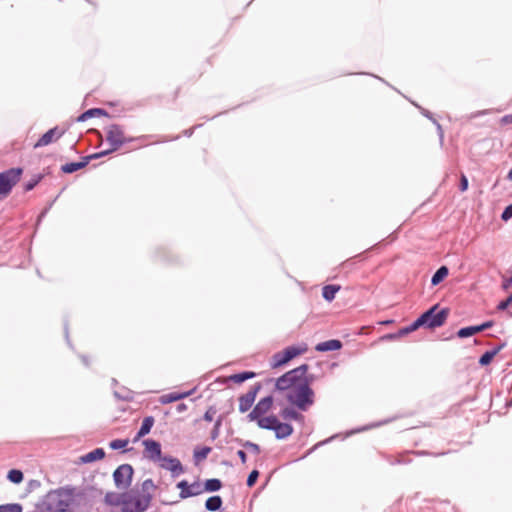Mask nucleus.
<instances>
[{
    "instance_id": "f03ea898",
    "label": "nucleus",
    "mask_w": 512,
    "mask_h": 512,
    "mask_svg": "<svg viewBox=\"0 0 512 512\" xmlns=\"http://www.w3.org/2000/svg\"><path fill=\"white\" fill-rule=\"evenodd\" d=\"M156 486L151 479H146L141 489L124 493L123 512H145L152 501Z\"/></svg>"
},
{
    "instance_id": "4468645a",
    "label": "nucleus",
    "mask_w": 512,
    "mask_h": 512,
    "mask_svg": "<svg viewBox=\"0 0 512 512\" xmlns=\"http://www.w3.org/2000/svg\"><path fill=\"white\" fill-rule=\"evenodd\" d=\"M143 445L145 456L148 459L154 462H158L162 458L161 445L159 442L152 439H147L143 441Z\"/></svg>"
},
{
    "instance_id": "680f3d73",
    "label": "nucleus",
    "mask_w": 512,
    "mask_h": 512,
    "mask_svg": "<svg viewBox=\"0 0 512 512\" xmlns=\"http://www.w3.org/2000/svg\"><path fill=\"white\" fill-rule=\"evenodd\" d=\"M508 314H509L510 317H512V310H509Z\"/></svg>"
},
{
    "instance_id": "f257e3e1",
    "label": "nucleus",
    "mask_w": 512,
    "mask_h": 512,
    "mask_svg": "<svg viewBox=\"0 0 512 512\" xmlns=\"http://www.w3.org/2000/svg\"><path fill=\"white\" fill-rule=\"evenodd\" d=\"M308 371L309 365L304 363L285 372L276 378L273 392L286 393L289 404L299 410L307 411L315 402V392L311 387L315 376Z\"/></svg>"
},
{
    "instance_id": "5fc2aeb1",
    "label": "nucleus",
    "mask_w": 512,
    "mask_h": 512,
    "mask_svg": "<svg viewBox=\"0 0 512 512\" xmlns=\"http://www.w3.org/2000/svg\"><path fill=\"white\" fill-rule=\"evenodd\" d=\"M333 438H334V437H330V438H328V439H326V440H324V441H321V442H319V443L315 444V445L310 449V452H311V451H314V450H315V449H317L319 446H321V445H323V444H325V443H327V442L331 441Z\"/></svg>"
},
{
    "instance_id": "412c9836",
    "label": "nucleus",
    "mask_w": 512,
    "mask_h": 512,
    "mask_svg": "<svg viewBox=\"0 0 512 512\" xmlns=\"http://www.w3.org/2000/svg\"><path fill=\"white\" fill-rule=\"evenodd\" d=\"M90 158H93V157L92 156L84 157L82 159V161H80V162H71V163L64 164L61 166V171L66 174L74 173V172L86 167Z\"/></svg>"
},
{
    "instance_id": "37998d69",
    "label": "nucleus",
    "mask_w": 512,
    "mask_h": 512,
    "mask_svg": "<svg viewBox=\"0 0 512 512\" xmlns=\"http://www.w3.org/2000/svg\"><path fill=\"white\" fill-rule=\"evenodd\" d=\"M512 218V203L505 207L501 214V220L507 222Z\"/></svg>"
},
{
    "instance_id": "dca6fc26",
    "label": "nucleus",
    "mask_w": 512,
    "mask_h": 512,
    "mask_svg": "<svg viewBox=\"0 0 512 512\" xmlns=\"http://www.w3.org/2000/svg\"><path fill=\"white\" fill-rule=\"evenodd\" d=\"M257 375L258 374L254 371H242L240 373H235L227 377H224L220 379V381L224 384H227L229 382H233L235 384H242L243 382L249 379L255 378Z\"/></svg>"
},
{
    "instance_id": "7c9ffc66",
    "label": "nucleus",
    "mask_w": 512,
    "mask_h": 512,
    "mask_svg": "<svg viewBox=\"0 0 512 512\" xmlns=\"http://www.w3.org/2000/svg\"><path fill=\"white\" fill-rule=\"evenodd\" d=\"M186 395H190V392H187L185 394H179V393H175V392L169 393V394L161 396L160 401H161V403L166 404V403L178 401L179 399H181L182 397H184Z\"/></svg>"
},
{
    "instance_id": "49530a36",
    "label": "nucleus",
    "mask_w": 512,
    "mask_h": 512,
    "mask_svg": "<svg viewBox=\"0 0 512 512\" xmlns=\"http://www.w3.org/2000/svg\"><path fill=\"white\" fill-rule=\"evenodd\" d=\"M409 330V333H412L422 327V324H419V319L414 320L410 325L406 326Z\"/></svg>"
},
{
    "instance_id": "e2e57ef3",
    "label": "nucleus",
    "mask_w": 512,
    "mask_h": 512,
    "mask_svg": "<svg viewBox=\"0 0 512 512\" xmlns=\"http://www.w3.org/2000/svg\"><path fill=\"white\" fill-rule=\"evenodd\" d=\"M196 390H197V387L194 386V388H193L194 394L196 393Z\"/></svg>"
},
{
    "instance_id": "e433bc0d",
    "label": "nucleus",
    "mask_w": 512,
    "mask_h": 512,
    "mask_svg": "<svg viewBox=\"0 0 512 512\" xmlns=\"http://www.w3.org/2000/svg\"><path fill=\"white\" fill-rule=\"evenodd\" d=\"M258 478H259V471H258V470H256V469H253V470L249 473V475H248V477H247L246 485H247L249 488L253 487V486L256 484V482H257Z\"/></svg>"
},
{
    "instance_id": "a19ab883",
    "label": "nucleus",
    "mask_w": 512,
    "mask_h": 512,
    "mask_svg": "<svg viewBox=\"0 0 512 512\" xmlns=\"http://www.w3.org/2000/svg\"><path fill=\"white\" fill-rule=\"evenodd\" d=\"M42 179L41 175L34 176L30 181L25 184V191L32 190Z\"/></svg>"
},
{
    "instance_id": "2eb2a0df",
    "label": "nucleus",
    "mask_w": 512,
    "mask_h": 512,
    "mask_svg": "<svg viewBox=\"0 0 512 512\" xmlns=\"http://www.w3.org/2000/svg\"><path fill=\"white\" fill-rule=\"evenodd\" d=\"M300 411L297 407L290 404L280 410L279 416L286 421L294 420L302 423L305 420V416Z\"/></svg>"
},
{
    "instance_id": "13d9d810",
    "label": "nucleus",
    "mask_w": 512,
    "mask_h": 512,
    "mask_svg": "<svg viewBox=\"0 0 512 512\" xmlns=\"http://www.w3.org/2000/svg\"><path fill=\"white\" fill-rule=\"evenodd\" d=\"M186 409H187V406H186L185 404H183V403H179V404L176 406V410H177V412H182V411H184V410H186Z\"/></svg>"
},
{
    "instance_id": "9d476101",
    "label": "nucleus",
    "mask_w": 512,
    "mask_h": 512,
    "mask_svg": "<svg viewBox=\"0 0 512 512\" xmlns=\"http://www.w3.org/2000/svg\"><path fill=\"white\" fill-rule=\"evenodd\" d=\"M412 452L410 451H404L401 453H397L395 455L393 454H386L382 453V457L390 464V465H405L411 463L412 459L410 457V454ZM414 454H425V455H432V453L428 452H413ZM445 452L442 453H433V456H440L444 455Z\"/></svg>"
},
{
    "instance_id": "f704fd0d",
    "label": "nucleus",
    "mask_w": 512,
    "mask_h": 512,
    "mask_svg": "<svg viewBox=\"0 0 512 512\" xmlns=\"http://www.w3.org/2000/svg\"><path fill=\"white\" fill-rule=\"evenodd\" d=\"M412 104L419 110V112L421 113V115H423L424 117H426L427 119H429L433 124L436 123V121H438L435 117H434V114L432 112H430L428 109L418 105L417 103L415 102H412Z\"/></svg>"
},
{
    "instance_id": "b1692460",
    "label": "nucleus",
    "mask_w": 512,
    "mask_h": 512,
    "mask_svg": "<svg viewBox=\"0 0 512 512\" xmlns=\"http://www.w3.org/2000/svg\"><path fill=\"white\" fill-rule=\"evenodd\" d=\"M341 289L340 285L336 284H329L325 285L322 288V297L328 301L331 302L335 299L336 293Z\"/></svg>"
},
{
    "instance_id": "20e7f679",
    "label": "nucleus",
    "mask_w": 512,
    "mask_h": 512,
    "mask_svg": "<svg viewBox=\"0 0 512 512\" xmlns=\"http://www.w3.org/2000/svg\"><path fill=\"white\" fill-rule=\"evenodd\" d=\"M307 345L302 343L301 345H292L284 348L283 350L276 352L270 358V367L277 369L285 366L294 358L304 354L307 351Z\"/></svg>"
},
{
    "instance_id": "f3484780",
    "label": "nucleus",
    "mask_w": 512,
    "mask_h": 512,
    "mask_svg": "<svg viewBox=\"0 0 512 512\" xmlns=\"http://www.w3.org/2000/svg\"><path fill=\"white\" fill-rule=\"evenodd\" d=\"M62 132L57 127L48 130L42 137L34 144V148L44 147L59 139Z\"/></svg>"
},
{
    "instance_id": "052dcab7",
    "label": "nucleus",
    "mask_w": 512,
    "mask_h": 512,
    "mask_svg": "<svg viewBox=\"0 0 512 512\" xmlns=\"http://www.w3.org/2000/svg\"><path fill=\"white\" fill-rule=\"evenodd\" d=\"M393 322H394L393 320H385V321L380 322V324L389 325V324H392Z\"/></svg>"
},
{
    "instance_id": "72a5a7b5",
    "label": "nucleus",
    "mask_w": 512,
    "mask_h": 512,
    "mask_svg": "<svg viewBox=\"0 0 512 512\" xmlns=\"http://www.w3.org/2000/svg\"><path fill=\"white\" fill-rule=\"evenodd\" d=\"M7 478L13 483H21L23 481V473L20 470L12 469L8 472Z\"/></svg>"
},
{
    "instance_id": "6e6552de",
    "label": "nucleus",
    "mask_w": 512,
    "mask_h": 512,
    "mask_svg": "<svg viewBox=\"0 0 512 512\" xmlns=\"http://www.w3.org/2000/svg\"><path fill=\"white\" fill-rule=\"evenodd\" d=\"M274 404L273 395H267L260 399L258 403L253 407V409L248 413L247 420L249 422H253L255 419L265 415Z\"/></svg>"
},
{
    "instance_id": "0e129e2a",
    "label": "nucleus",
    "mask_w": 512,
    "mask_h": 512,
    "mask_svg": "<svg viewBox=\"0 0 512 512\" xmlns=\"http://www.w3.org/2000/svg\"><path fill=\"white\" fill-rule=\"evenodd\" d=\"M224 465H228L229 463L227 461L222 462Z\"/></svg>"
},
{
    "instance_id": "79ce46f5",
    "label": "nucleus",
    "mask_w": 512,
    "mask_h": 512,
    "mask_svg": "<svg viewBox=\"0 0 512 512\" xmlns=\"http://www.w3.org/2000/svg\"><path fill=\"white\" fill-rule=\"evenodd\" d=\"M217 410L215 406H209V408L206 410V412L203 415V420L207 422H211L216 414Z\"/></svg>"
},
{
    "instance_id": "09e8293b",
    "label": "nucleus",
    "mask_w": 512,
    "mask_h": 512,
    "mask_svg": "<svg viewBox=\"0 0 512 512\" xmlns=\"http://www.w3.org/2000/svg\"><path fill=\"white\" fill-rule=\"evenodd\" d=\"M510 287H512V276L509 277V278L504 279L503 282H502V288L504 290H507Z\"/></svg>"
},
{
    "instance_id": "3c124183",
    "label": "nucleus",
    "mask_w": 512,
    "mask_h": 512,
    "mask_svg": "<svg viewBox=\"0 0 512 512\" xmlns=\"http://www.w3.org/2000/svg\"><path fill=\"white\" fill-rule=\"evenodd\" d=\"M219 434H220V430L219 429H216V428H212L211 432H210V438L211 440H215L216 438L219 437Z\"/></svg>"
},
{
    "instance_id": "6ab92c4d",
    "label": "nucleus",
    "mask_w": 512,
    "mask_h": 512,
    "mask_svg": "<svg viewBox=\"0 0 512 512\" xmlns=\"http://www.w3.org/2000/svg\"><path fill=\"white\" fill-rule=\"evenodd\" d=\"M343 347V343L338 339H330L327 341H323L318 343L315 346V350L317 352H329V351H337Z\"/></svg>"
},
{
    "instance_id": "a878e982",
    "label": "nucleus",
    "mask_w": 512,
    "mask_h": 512,
    "mask_svg": "<svg viewBox=\"0 0 512 512\" xmlns=\"http://www.w3.org/2000/svg\"><path fill=\"white\" fill-rule=\"evenodd\" d=\"M449 269L447 266L443 265L439 267L436 272L433 274L431 278V285L436 286L440 284L444 279L448 276Z\"/></svg>"
},
{
    "instance_id": "c85d7f7f",
    "label": "nucleus",
    "mask_w": 512,
    "mask_h": 512,
    "mask_svg": "<svg viewBox=\"0 0 512 512\" xmlns=\"http://www.w3.org/2000/svg\"><path fill=\"white\" fill-rule=\"evenodd\" d=\"M211 447L202 446L194 449V463L197 465L200 461L204 460L211 452Z\"/></svg>"
},
{
    "instance_id": "ddd939ff",
    "label": "nucleus",
    "mask_w": 512,
    "mask_h": 512,
    "mask_svg": "<svg viewBox=\"0 0 512 512\" xmlns=\"http://www.w3.org/2000/svg\"><path fill=\"white\" fill-rule=\"evenodd\" d=\"M158 462L160 467L170 471L173 477H178L184 472L182 464L177 458L162 457Z\"/></svg>"
},
{
    "instance_id": "603ef678",
    "label": "nucleus",
    "mask_w": 512,
    "mask_h": 512,
    "mask_svg": "<svg viewBox=\"0 0 512 512\" xmlns=\"http://www.w3.org/2000/svg\"><path fill=\"white\" fill-rule=\"evenodd\" d=\"M506 346V342L503 341L501 343H499L497 346H495L492 350L498 354L504 347Z\"/></svg>"
},
{
    "instance_id": "bf43d9fd",
    "label": "nucleus",
    "mask_w": 512,
    "mask_h": 512,
    "mask_svg": "<svg viewBox=\"0 0 512 512\" xmlns=\"http://www.w3.org/2000/svg\"><path fill=\"white\" fill-rule=\"evenodd\" d=\"M506 179L508 181H512V168L510 169V171L508 172L507 176H506Z\"/></svg>"
},
{
    "instance_id": "1a4fd4ad",
    "label": "nucleus",
    "mask_w": 512,
    "mask_h": 512,
    "mask_svg": "<svg viewBox=\"0 0 512 512\" xmlns=\"http://www.w3.org/2000/svg\"><path fill=\"white\" fill-rule=\"evenodd\" d=\"M262 389V383L256 382L254 385L250 387L247 393L241 395L239 397V412L245 413L253 406L256 396L259 391Z\"/></svg>"
},
{
    "instance_id": "9b49d317",
    "label": "nucleus",
    "mask_w": 512,
    "mask_h": 512,
    "mask_svg": "<svg viewBox=\"0 0 512 512\" xmlns=\"http://www.w3.org/2000/svg\"><path fill=\"white\" fill-rule=\"evenodd\" d=\"M223 487V483L218 478H211L204 481L203 486H201L199 480L194 481V496L201 494L203 492H216L219 491Z\"/></svg>"
},
{
    "instance_id": "39448f33",
    "label": "nucleus",
    "mask_w": 512,
    "mask_h": 512,
    "mask_svg": "<svg viewBox=\"0 0 512 512\" xmlns=\"http://www.w3.org/2000/svg\"><path fill=\"white\" fill-rule=\"evenodd\" d=\"M23 173L22 168H11L0 173V200L7 197L18 183Z\"/></svg>"
},
{
    "instance_id": "aec40b11",
    "label": "nucleus",
    "mask_w": 512,
    "mask_h": 512,
    "mask_svg": "<svg viewBox=\"0 0 512 512\" xmlns=\"http://www.w3.org/2000/svg\"><path fill=\"white\" fill-rule=\"evenodd\" d=\"M294 432L293 426L288 422L279 421L276 428L274 429L275 437L277 439H285L291 436Z\"/></svg>"
},
{
    "instance_id": "7ed1b4c3",
    "label": "nucleus",
    "mask_w": 512,
    "mask_h": 512,
    "mask_svg": "<svg viewBox=\"0 0 512 512\" xmlns=\"http://www.w3.org/2000/svg\"><path fill=\"white\" fill-rule=\"evenodd\" d=\"M449 313V308L439 309V304H435L418 317L419 324L427 329L441 327L446 322Z\"/></svg>"
},
{
    "instance_id": "5701e85b",
    "label": "nucleus",
    "mask_w": 512,
    "mask_h": 512,
    "mask_svg": "<svg viewBox=\"0 0 512 512\" xmlns=\"http://www.w3.org/2000/svg\"><path fill=\"white\" fill-rule=\"evenodd\" d=\"M105 457V451L102 448H96L93 451L83 455L81 461L83 463H91L97 460H101Z\"/></svg>"
},
{
    "instance_id": "a18cd8bd",
    "label": "nucleus",
    "mask_w": 512,
    "mask_h": 512,
    "mask_svg": "<svg viewBox=\"0 0 512 512\" xmlns=\"http://www.w3.org/2000/svg\"><path fill=\"white\" fill-rule=\"evenodd\" d=\"M434 125L436 126V130H437V133H438V136H439L440 143H443V140H444V130H443V127H442V125L438 121H436V123H434Z\"/></svg>"
},
{
    "instance_id": "473e14b6",
    "label": "nucleus",
    "mask_w": 512,
    "mask_h": 512,
    "mask_svg": "<svg viewBox=\"0 0 512 512\" xmlns=\"http://www.w3.org/2000/svg\"><path fill=\"white\" fill-rule=\"evenodd\" d=\"M177 487L181 490L180 491V497L181 498H187L192 496V490L191 487L188 485L187 481H181L177 484Z\"/></svg>"
},
{
    "instance_id": "2f4dec72",
    "label": "nucleus",
    "mask_w": 512,
    "mask_h": 512,
    "mask_svg": "<svg viewBox=\"0 0 512 512\" xmlns=\"http://www.w3.org/2000/svg\"><path fill=\"white\" fill-rule=\"evenodd\" d=\"M105 111L102 109L94 108L89 109L86 112H84L81 116H79L78 121H85L88 118L94 117V116H100L104 115Z\"/></svg>"
},
{
    "instance_id": "423d86ee",
    "label": "nucleus",
    "mask_w": 512,
    "mask_h": 512,
    "mask_svg": "<svg viewBox=\"0 0 512 512\" xmlns=\"http://www.w3.org/2000/svg\"><path fill=\"white\" fill-rule=\"evenodd\" d=\"M106 140L111 148L108 151H103L92 155V157H101L109 152L119 149L125 142V136L122 128L118 125H110L106 129Z\"/></svg>"
},
{
    "instance_id": "6e6d98bb",
    "label": "nucleus",
    "mask_w": 512,
    "mask_h": 512,
    "mask_svg": "<svg viewBox=\"0 0 512 512\" xmlns=\"http://www.w3.org/2000/svg\"><path fill=\"white\" fill-rule=\"evenodd\" d=\"M502 123H512V114H509V115H505L502 119H501Z\"/></svg>"
},
{
    "instance_id": "0eeeda50",
    "label": "nucleus",
    "mask_w": 512,
    "mask_h": 512,
    "mask_svg": "<svg viewBox=\"0 0 512 512\" xmlns=\"http://www.w3.org/2000/svg\"><path fill=\"white\" fill-rule=\"evenodd\" d=\"M133 476V468L129 464L120 465L113 473L115 485L120 489L130 486Z\"/></svg>"
},
{
    "instance_id": "c9c22d12",
    "label": "nucleus",
    "mask_w": 512,
    "mask_h": 512,
    "mask_svg": "<svg viewBox=\"0 0 512 512\" xmlns=\"http://www.w3.org/2000/svg\"><path fill=\"white\" fill-rule=\"evenodd\" d=\"M129 444L128 439H115L110 442L109 446L113 450L123 449Z\"/></svg>"
},
{
    "instance_id": "8fccbe9b",
    "label": "nucleus",
    "mask_w": 512,
    "mask_h": 512,
    "mask_svg": "<svg viewBox=\"0 0 512 512\" xmlns=\"http://www.w3.org/2000/svg\"><path fill=\"white\" fill-rule=\"evenodd\" d=\"M237 456L240 458L242 464L247 462V454L244 450H238Z\"/></svg>"
},
{
    "instance_id": "4c0bfd02",
    "label": "nucleus",
    "mask_w": 512,
    "mask_h": 512,
    "mask_svg": "<svg viewBox=\"0 0 512 512\" xmlns=\"http://www.w3.org/2000/svg\"><path fill=\"white\" fill-rule=\"evenodd\" d=\"M0 512H22V507L19 504L0 505Z\"/></svg>"
},
{
    "instance_id": "bb28decb",
    "label": "nucleus",
    "mask_w": 512,
    "mask_h": 512,
    "mask_svg": "<svg viewBox=\"0 0 512 512\" xmlns=\"http://www.w3.org/2000/svg\"><path fill=\"white\" fill-rule=\"evenodd\" d=\"M123 500H124V493L123 494H117L114 492H108L105 495L104 501L106 504L111 506H123Z\"/></svg>"
},
{
    "instance_id": "de8ad7c7",
    "label": "nucleus",
    "mask_w": 512,
    "mask_h": 512,
    "mask_svg": "<svg viewBox=\"0 0 512 512\" xmlns=\"http://www.w3.org/2000/svg\"><path fill=\"white\" fill-rule=\"evenodd\" d=\"M381 340H397L399 339V336H398V333L395 332V333H388V334H385L383 335L381 338Z\"/></svg>"
},
{
    "instance_id": "4be33fe9",
    "label": "nucleus",
    "mask_w": 512,
    "mask_h": 512,
    "mask_svg": "<svg viewBox=\"0 0 512 512\" xmlns=\"http://www.w3.org/2000/svg\"><path fill=\"white\" fill-rule=\"evenodd\" d=\"M223 505V499L219 495L210 496L205 501V509L209 512H219Z\"/></svg>"
},
{
    "instance_id": "864d4df0",
    "label": "nucleus",
    "mask_w": 512,
    "mask_h": 512,
    "mask_svg": "<svg viewBox=\"0 0 512 512\" xmlns=\"http://www.w3.org/2000/svg\"><path fill=\"white\" fill-rule=\"evenodd\" d=\"M397 333H398L399 338L410 334L407 327H403V328L399 329L397 331Z\"/></svg>"
},
{
    "instance_id": "58836bf2",
    "label": "nucleus",
    "mask_w": 512,
    "mask_h": 512,
    "mask_svg": "<svg viewBox=\"0 0 512 512\" xmlns=\"http://www.w3.org/2000/svg\"><path fill=\"white\" fill-rule=\"evenodd\" d=\"M512 304V293L504 300L500 301L496 307L498 311H505Z\"/></svg>"
},
{
    "instance_id": "4d7b16f0",
    "label": "nucleus",
    "mask_w": 512,
    "mask_h": 512,
    "mask_svg": "<svg viewBox=\"0 0 512 512\" xmlns=\"http://www.w3.org/2000/svg\"><path fill=\"white\" fill-rule=\"evenodd\" d=\"M275 380H276V379H274V378H267V379H265L263 382H261V383H262V387H263L264 385H266V386H267V385H270L271 383H274V384H275Z\"/></svg>"
},
{
    "instance_id": "a211bd4d",
    "label": "nucleus",
    "mask_w": 512,
    "mask_h": 512,
    "mask_svg": "<svg viewBox=\"0 0 512 512\" xmlns=\"http://www.w3.org/2000/svg\"><path fill=\"white\" fill-rule=\"evenodd\" d=\"M254 421L257 423V426L260 429L274 431V429L276 428V426L279 422V419L276 415L272 414L269 416L263 415V416L259 417L258 419H255Z\"/></svg>"
},
{
    "instance_id": "ea45409f",
    "label": "nucleus",
    "mask_w": 512,
    "mask_h": 512,
    "mask_svg": "<svg viewBox=\"0 0 512 512\" xmlns=\"http://www.w3.org/2000/svg\"><path fill=\"white\" fill-rule=\"evenodd\" d=\"M233 402L231 401V404H230V410L226 413V414H220L217 419L215 420L214 422V425H213V428H216V429H219L221 428L222 426V423L226 417L227 414H229L231 411H233Z\"/></svg>"
},
{
    "instance_id": "c756f323",
    "label": "nucleus",
    "mask_w": 512,
    "mask_h": 512,
    "mask_svg": "<svg viewBox=\"0 0 512 512\" xmlns=\"http://www.w3.org/2000/svg\"><path fill=\"white\" fill-rule=\"evenodd\" d=\"M497 354L491 349L485 351L479 358L478 363L480 366H488Z\"/></svg>"
},
{
    "instance_id": "c03bdc74",
    "label": "nucleus",
    "mask_w": 512,
    "mask_h": 512,
    "mask_svg": "<svg viewBox=\"0 0 512 512\" xmlns=\"http://www.w3.org/2000/svg\"><path fill=\"white\" fill-rule=\"evenodd\" d=\"M469 181L465 174H461L460 180H459V190L461 192H465L468 189Z\"/></svg>"
},
{
    "instance_id": "f8f14e48",
    "label": "nucleus",
    "mask_w": 512,
    "mask_h": 512,
    "mask_svg": "<svg viewBox=\"0 0 512 512\" xmlns=\"http://www.w3.org/2000/svg\"><path fill=\"white\" fill-rule=\"evenodd\" d=\"M493 325H494L493 320H487L479 325L462 327L457 331L456 335L458 338H468L477 333H480L482 331H485V330L493 327Z\"/></svg>"
},
{
    "instance_id": "cd10ccee",
    "label": "nucleus",
    "mask_w": 512,
    "mask_h": 512,
    "mask_svg": "<svg viewBox=\"0 0 512 512\" xmlns=\"http://www.w3.org/2000/svg\"><path fill=\"white\" fill-rule=\"evenodd\" d=\"M234 441L255 455H259L261 453L260 446L252 441H244L243 439L240 438H235Z\"/></svg>"
},
{
    "instance_id": "393cba45",
    "label": "nucleus",
    "mask_w": 512,
    "mask_h": 512,
    "mask_svg": "<svg viewBox=\"0 0 512 512\" xmlns=\"http://www.w3.org/2000/svg\"><path fill=\"white\" fill-rule=\"evenodd\" d=\"M154 424V418L151 416L145 417L143 419L140 430L138 431L134 441H138L140 438L144 437L148 434Z\"/></svg>"
}]
</instances>
